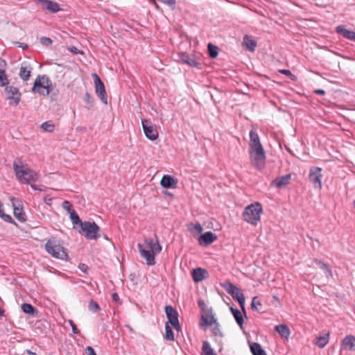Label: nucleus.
Returning a JSON list of instances; mask_svg holds the SVG:
<instances>
[{
    "mask_svg": "<svg viewBox=\"0 0 355 355\" xmlns=\"http://www.w3.org/2000/svg\"><path fill=\"white\" fill-rule=\"evenodd\" d=\"M248 154L250 164L254 168L260 171L265 167L266 153L257 130L254 127L249 132Z\"/></svg>",
    "mask_w": 355,
    "mask_h": 355,
    "instance_id": "nucleus-1",
    "label": "nucleus"
},
{
    "mask_svg": "<svg viewBox=\"0 0 355 355\" xmlns=\"http://www.w3.org/2000/svg\"><path fill=\"white\" fill-rule=\"evenodd\" d=\"M138 249L147 264L153 266L155 264V255L161 252L162 246L157 241L154 242L150 239H146L143 244H138Z\"/></svg>",
    "mask_w": 355,
    "mask_h": 355,
    "instance_id": "nucleus-2",
    "label": "nucleus"
},
{
    "mask_svg": "<svg viewBox=\"0 0 355 355\" xmlns=\"http://www.w3.org/2000/svg\"><path fill=\"white\" fill-rule=\"evenodd\" d=\"M13 169L17 178L24 184L36 182L38 175L33 170L24 165L21 159H17L13 162Z\"/></svg>",
    "mask_w": 355,
    "mask_h": 355,
    "instance_id": "nucleus-3",
    "label": "nucleus"
},
{
    "mask_svg": "<svg viewBox=\"0 0 355 355\" xmlns=\"http://www.w3.org/2000/svg\"><path fill=\"white\" fill-rule=\"evenodd\" d=\"M46 252L52 257L61 260H69V256L60 241L55 238L50 239L45 244Z\"/></svg>",
    "mask_w": 355,
    "mask_h": 355,
    "instance_id": "nucleus-4",
    "label": "nucleus"
},
{
    "mask_svg": "<svg viewBox=\"0 0 355 355\" xmlns=\"http://www.w3.org/2000/svg\"><path fill=\"white\" fill-rule=\"evenodd\" d=\"M52 82L46 75H38L32 87V92L40 95L47 96L51 92Z\"/></svg>",
    "mask_w": 355,
    "mask_h": 355,
    "instance_id": "nucleus-5",
    "label": "nucleus"
},
{
    "mask_svg": "<svg viewBox=\"0 0 355 355\" xmlns=\"http://www.w3.org/2000/svg\"><path fill=\"white\" fill-rule=\"evenodd\" d=\"M263 211L261 203L256 202L245 207V222L256 225L260 220Z\"/></svg>",
    "mask_w": 355,
    "mask_h": 355,
    "instance_id": "nucleus-6",
    "label": "nucleus"
},
{
    "mask_svg": "<svg viewBox=\"0 0 355 355\" xmlns=\"http://www.w3.org/2000/svg\"><path fill=\"white\" fill-rule=\"evenodd\" d=\"M100 227L94 222L84 221L80 226L78 232L85 233V236L88 239H97L101 236L99 234Z\"/></svg>",
    "mask_w": 355,
    "mask_h": 355,
    "instance_id": "nucleus-7",
    "label": "nucleus"
},
{
    "mask_svg": "<svg viewBox=\"0 0 355 355\" xmlns=\"http://www.w3.org/2000/svg\"><path fill=\"white\" fill-rule=\"evenodd\" d=\"M92 77L94 78L96 95L100 98L103 104L107 105V94L104 83L96 73H92Z\"/></svg>",
    "mask_w": 355,
    "mask_h": 355,
    "instance_id": "nucleus-8",
    "label": "nucleus"
},
{
    "mask_svg": "<svg viewBox=\"0 0 355 355\" xmlns=\"http://www.w3.org/2000/svg\"><path fill=\"white\" fill-rule=\"evenodd\" d=\"M141 125L146 137L151 140L155 141L158 137V132L156 127L148 120L144 119L141 120Z\"/></svg>",
    "mask_w": 355,
    "mask_h": 355,
    "instance_id": "nucleus-9",
    "label": "nucleus"
},
{
    "mask_svg": "<svg viewBox=\"0 0 355 355\" xmlns=\"http://www.w3.org/2000/svg\"><path fill=\"white\" fill-rule=\"evenodd\" d=\"M220 285L232 296L234 300H237L240 298V296L241 297L244 295L239 288L230 281L227 280L223 282H220Z\"/></svg>",
    "mask_w": 355,
    "mask_h": 355,
    "instance_id": "nucleus-10",
    "label": "nucleus"
},
{
    "mask_svg": "<svg viewBox=\"0 0 355 355\" xmlns=\"http://www.w3.org/2000/svg\"><path fill=\"white\" fill-rule=\"evenodd\" d=\"M10 200L13 207V214L15 218L20 222L26 221L24 213L21 207V201L15 197H10Z\"/></svg>",
    "mask_w": 355,
    "mask_h": 355,
    "instance_id": "nucleus-11",
    "label": "nucleus"
},
{
    "mask_svg": "<svg viewBox=\"0 0 355 355\" xmlns=\"http://www.w3.org/2000/svg\"><path fill=\"white\" fill-rule=\"evenodd\" d=\"M322 168L320 167H313L310 169L309 179L313 184L315 188L321 189L322 187Z\"/></svg>",
    "mask_w": 355,
    "mask_h": 355,
    "instance_id": "nucleus-12",
    "label": "nucleus"
},
{
    "mask_svg": "<svg viewBox=\"0 0 355 355\" xmlns=\"http://www.w3.org/2000/svg\"><path fill=\"white\" fill-rule=\"evenodd\" d=\"M178 57L182 62L186 63L191 67L198 69L200 68L201 64L196 61L194 55L189 54L186 52H182L178 53Z\"/></svg>",
    "mask_w": 355,
    "mask_h": 355,
    "instance_id": "nucleus-13",
    "label": "nucleus"
},
{
    "mask_svg": "<svg viewBox=\"0 0 355 355\" xmlns=\"http://www.w3.org/2000/svg\"><path fill=\"white\" fill-rule=\"evenodd\" d=\"M355 352V336L353 335L346 336L341 341L340 352L342 351Z\"/></svg>",
    "mask_w": 355,
    "mask_h": 355,
    "instance_id": "nucleus-14",
    "label": "nucleus"
},
{
    "mask_svg": "<svg viewBox=\"0 0 355 355\" xmlns=\"http://www.w3.org/2000/svg\"><path fill=\"white\" fill-rule=\"evenodd\" d=\"M217 239V236L211 232H206L198 237V243L202 246H208Z\"/></svg>",
    "mask_w": 355,
    "mask_h": 355,
    "instance_id": "nucleus-15",
    "label": "nucleus"
},
{
    "mask_svg": "<svg viewBox=\"0 0 355 355\" xmlns=\"http://www.w3.org/2000/svg\"><path fill=\"white\" fill-rule=\"evenodd\" d=\"M178 183V179L170 175H164L160 181V185L165 189H175Z\"/></svg>",
    "mask_w": 355,
    "mask_h": 355,
    "instance_id": "nucleus-16",
    "label": "nucleus"
},
{
    "mask_svg": "<svg viewBox=\"0 0 355 355\" xmlns=\"http://www.w3.org/2000/svg\"><path fill=\"white\" fill-rule=\"evenodd\" d=\"M42 9L46 10L51 13H56L60 8L58 3L50 0H37Z\"/></svg>",
    "mask_w": 355,
    "mask_h": 355,
    "instance_id": "nucleus-17",
    "label": "nucleus"
},
{
    "mask_svg": "<svg viewBox=\"0 0 355 355\" xmlns=\"http://www.w3.org/2000/svg\"><path fill=\"white\" fill-rule=\"evenodd\" d=\"M5 90L8 95V98L13 100L15 104L16 105H18L21 98V93L19 92L18 88L14 86H6Z\"/></svg>",
    "mask_w": 355,
    "mask_h": 355,
    "instance_id": "nucleus-18",
    "label": "nucleus"
},
{
    "mask_svg": "<svg viewBox=\"0 0 355 355\" xmlns=\"http://www.w3.org/2000/svg\"><path fill=\"white\" fill-rule=\"evenodd\" d=\"M165 313L167 318V324H171L172 323H175L178 321V313L177 310L171 305H166L164 308Z\"/></svg>",
    "mask_w": 355,
    "mask_h": 355,
    "instance_id": "nucleus-19",
    "label": "nucleus"
},
{
    "mask_svg": "<svg viewBox=\"0 0 355 355\" xmlns=\"http://www.w3.org/2000/svg\"><path fill=\"white\" fill-rule=\"evenodd\" d=\"M202 320L204 321V324L207 326L211 325L212 324H215V326L214 327L212 331L216 336H219L220 337L223 336V334L220 330L219 324L216 322V319L212 315H207V316H202Z\"/></svg>",
    "mask_w": 355,
    "mask_h": 355,
    "instance_id": "nucleus-20",
    "label": "nucleus"
},
{
    "mask_svg": "<svg viewBox=\"0 0 355 355\" xmlns=\"http://www.w3.org/2000/svg\"><path fill=\"white\" fill-rule=\"evenodd\" d=\"M208 272L206 269L202 268H196L193 269L191 276L195 282H199L208 277Z\"/></svg>",
    "mask_w": 355,
    "mask_h": 355,
    "instance_id": "nucleus-21",
    "label": "nucleus"
},
{
    "mask_svg": "<svg viewBox=\"0 0 355 355\" xmlns=\"http://www.w3.org/2000/svg\"><path fill=\"white\" fill-rule=\"evenodd\" d=\"M336 31L343 37L355 42V31L347 29L343 25L338 26L336 28Z\"/></svg>",
    "mask_w": 355,
    "mask_h": 355,
    "instance_id": "nucleus-22",
    "label": "nucleus"
},
{
    "mask_svg": "<svg viewBox=\"0 0 355 355\" xmlns=\"http://www.w3.org/2000/svg\"><path fill=\"white\" fill-rule=\"evenodd\" d=\"M291 178V174H286L272 181V184H274L277 188H282L290 183Z\"/></svg>",
    "mask_w": 355,
    "mask_h": 355,
    "instance_id": "nucleus-23",
    "label": "nucleus"
},
{
    "mask_svg": "<svg viewBox=\"0 0 355 355\" xmlns=\"http://www.w3.org/2000/svg\"><path fill=\"white\" fill-rule=\"evenodd\" d=\"M257 46V40L251 36L245 34V51L250 52H254Z\"/></svg>",
    "mask_w": 355,
    "mask_h": 355,
    "instance_id": "nucleus-24",
    "label": "nucleus"
},
{
    "mask_svg": "<svg viewBox=\"0 0 355 355\" xmlns=\"http://www.w3.org/2000/svg\"><path fill=\"white\" fill-rule=\"evenodd\" d=\"M248 343L252 355H267L261 345L258 343H252L248 340Z\"/></svg>",
    "mask_w": 355,
    "mask_h": 355,
    "instance_id": "nucleus-25",
    "label": "nucleus"
},
{
    "mask_svg": "<svg viewBox=\"0 0 355 355\" xmlns=\"http://www.w3.org/2000/svg\"><path fill=\"white\" fill-rule=\"evenodd\" d=\"M230 309L241 329H243L244 318L242 313L237 309L233 306H230Z\"/></svg>",
    "mask_w": 355,
    "mask_h": 355,
    "instance_id": "nucleus-26",
    "label": "nucleus"
},
{
    "mask_svg": "<svg viewBox=\"0 0 355 355\" xmlns=\"http://www.w3.org/2000/svg\"><path fill=\"white\" fill-rule=\"evenodd\" d=\"M32 68L30 66H28L26 62H23L21 64L20 71H19V77L23 80H28L31 76Z\"/></svg>",
    "mask_w": 355,
    "mask_h": 355,
    "instance_id": "nucleus-27",
    "label": "nucleus"
},
{
    "mask_svg": "<svg viewBox=\"0 0 355 355\" xmlns=\"http://www.w3.org/2000/svg\"><path fill=\"white\" fill-rule=\"evenodd\" d=\"M329 333L324 334L322 336H317L314 340V344L320 348L324 347L329 343Z\"/></svg>",
    "mask_w": 355,
    "mask_h": 355,
    "instance_id": "nucleus-28",
    "label": "nucleus"
},
{
    "mask_svg": "<svg viewBox=\"0 0 355 355\" xmlns=\"http://www.w3.org/2000/svg\"><path fill=\"white\" fill-rule=\"evenodd\" d=\"M275 330L282 337L288 338L291 334V331L286 324H278L275 327Z\"/></svg>",
    "mask_w": 355,
    "mask_h": 355,
    "instance_id": "nucleus-29",
    "label": "nucleus"
},
{
    "mask_svg": "<svg viewBox=\"0 0 355 355\" xmlns=\"http://www.w3.org/2000/svg\"><path fill=\"white\" fill-rule=\"evenodd\" d=\"M21 310L24 313L32 316H34L37 313V309H35L32 304L28 303L22 304Z\"/></svg>",
    "mask_w": 355,
    "mask_h": 355,
    "instance_id": "nucleus-30",
    "label": "nucleus"
},
{
    "mask_svg": "<svg viewBox=\"0 0 355 355\" xmlns=\"http://www.w3.org/2000/svg\"><path fill=\"white\" fill-rule=\"evenodd\" d=\"M314 262L325 272L327 276L332 277V271L327 264L318 259H314Z\"/></svg>",
    "mask_w": 355,
    "mask_h": 355,
    "instance_id": "nucleus-31",
    "label": "nucleus"
},
{
    "mask_svg": "<svg viewBox=\"0 0 355 355\" xmlns=\"http://www.w3.org/2000/svg\"><path fill=\"white\" fill-rule=\"evenodd\" d=\"M202 355H217L214 352V349L211 347L207 340L203 342L202 347Z\"/></svg>",
    "mask_w": 355,
    "mask_h": 355,
    "instance_id": "nucleus-32",
    "label": "nucleus"
},
{
    "mask_svg": "<svg viewBox=\"0 0 355 355\" xmlns=\"http://www.w3.org/2000/svg\"><path fill=\"white\" fill-rule=\"evenodd\" d=\"M69 218H70L73 226L79 225V227H80L81 225V224L83 223L80 220L79 216L78 215V214L76 213V211L75 210H72L71 211L69 212Z\"/></svg>",
    "mask_w": 355,
    "mask_h": 355,
    "instance_id": "nucleus-33",
    "label": "nucleus"
},
{
    "mask_svg": "<svg viewBox=\"0 0 355 355\" xmlns=\"http://www.w3.org/2000/svg\"><path fill=\"white\" fill-rule=\"evenodd\" d=\"M208 54L210 58H215L218 55L219 49L214 44L209 43L207 45Z\"/></svg>",
    "mask_w": 355,
    "mask_h": 355,
    "instance_id": "nucleus-34",
    "label": "nucleus"
},
{
    "mask_svg": "<svg viewBox=\"0 0 355 355\" xmlns=\"http://www.w3.org/2000/svg\"><path fill=\"white\" fill-rule=\"evenodd\" d=\"M84 101L87 104V109H92L94 106V99L93 96L89 93L86 92L84 96Z\"/></svg>",
    "mask_w": 355,
    "mask_h": 355,
    "instance_id": "nucleus-35",
    "label": "nucleus"
},
{
    "mask_svg": "<svg viewBox=\"0 0 355 355\" xmlns=\"http://www.w3.org/2000/svg\"><path fill=\"white\" fill-rule=\"evenodd\" d=\"M262 308V304L261 303V300L258 297H254L251 303V309L253 311H260Z\"/></svg>",
    "mask_w": 355,
    "mask_h": 355,
    "instance_id": "nucleus-36",
    "label": "nucleus"
},
{
    "mask_svg": "<svg viewBox=\"0 0 355 355\" xmlns=\"http://www.w3.org/2000/svg\"><path fill=\"white\" fill-rule=\"evenodd\" d=\"M164 338L167 340H174V333L172 328L167 323L165 324Z\"/></svg>",
    "mask_w": 355,
    "mask_h": 355,
    "instance_id": "nucleus-37",
    "label": "nucleus"
},
{
    "mask_svg": "<svg viewBox=\"0 0 355 355\" xmlns=\"http://www.w3.org/2000/svg\"><path fill=\"white\" fill-rule=\"evenodd\" d=\"M40 127L44 131L48 132H52L55 130V125L50 121L44 122Z\"/></svg>",
    "mask_w": 355,
    "mask_h": 355,
    "instance_id": "nucleus-38",
    "label": "nucleus"
},
{
    "mask_svg": "<svg viewBox=\"0 0 355 355\" xmlns=\"http://www.w3.org/2000/svg\"><path fill=\"white\" fill-rule=\"evenodd\" d=\"M89 310L93 313L98 312L101 310L98 304L94 300H91L88 306Z\"/></svg>",
    "mask_w": 355,
    "mask_h": 355,
    "instance_id": "nucleus-39",
    "label": "nucleus"
},
{
    "mask_svg": "<svg viewBox=\"0 0 355 355\" xmlns=\"http://www.w3.org/2000/svg\"><path fill=\"white\" fill-rule=\"evenodd\" d=\"M0 217L6 222L17 225V223L12 219V218L10 215L3 213V210L0 211Z\"/></svg>",
    "mask_w": 355,
    "mask_h": 355,
    "instance_id": "nucleus-40",
    "label": "nucleus"
},
{
    "mask_svg": "<svg viewBox=\"0 0 355 355\" xmlns=\"http://www.w3.org/2000/svg\"><path fill=\"white\" fill-rule=\"evenodd\" d=\"M7 84H8V80L5 70L0 69V86H5Z\"/></svg>",
    "mask_w": 355,
    "mask_h": 355,
    "instance_id": "nucleus-41",
    "label": "nucleus"
},
{
    "mask_svg": "<svg viewBox=\"0 0 355 355\" xmlns=\"http://www.w3.org/2000/svg\"><path fill=\"white\" fill-rule=\"evenodd\" d=\"M162 3L166 4L171 7L173 10L175 8L176 1L175 0H159Z\"/></svg>",
    "mask_w": 355,
    "mask_h": 355,
    "instance_id": "nucleus-42",
    "label": "nucleus"
},
{
    "mask_svg": "<svg viewBox=\"0 0 355 355\" xmlns=\"http://www.w3.org/2000/svg\"><path fill=\"white\" fill-rule=\"evenodd\" d=\"M67 322L70 324V326L71 327L73 334H80V331L77 328V327H76V324L73 322V321L71 320H69Z\"/></svg>",
    "mask_w": 355,
    "mask_h": 355,
    "instance_id": "nucleus-43",
    "label": "nucleus"
},
{
    "mask_svg": "<svg viewBox=\"0 0 355 355\" xmlns=\"http://www.w3.org/2000/svg\"><path fill=\"white\" fill-rule=\"evenodd\" d=\"M40 42L45 46H49L52 44V40L49 37H42L40 38Z\"/></svg>",
    "mask_w": 355,
    "mask_h": 355,
    "instance_id": "nucleus-44",
    "label": "nucleus"
},
{
    "mask_svg": "<svg viewBox=\"0 0 355 355\" xmlns=\"http://www.w3.org/2000/svg\"><path fill=\"white\" fill-rule=\"evenodd\" d=\"M71 207H72V205H71V203L69 201L64 200L62 202V207L64 209L67 210L69 211V213L73 210L71 209Z\"/></svg>",
    "mask_w": 355,
    "mask_h": 355,
    "instance_id": "nucleus-45",
    "label": "nucleus"
},
{
    "mask_svg": "<svg viewBox=\"0 0 355 355\" xmlns=\"http://www.w3.org/2000/svg\"><path fill=\"white\" fill-rule=\"evenodd\" d=\"M191 226H193V230H195L198 233H201L203 230L202 225L197 223L196 224L191 223Z\"/></svg>",
    "mask_w": 355,
    "mask_h": 355,
    "instance_id": "nucleus-46",
    "label": "nucleus"
},
{
    "mask_svg": "<svg viewBox=\"0 0 355 355\" xmlns=\"http://www.w3.org/2000/svg\"><path fill=\"white\" fill-rule=\"evenodd\" d=\"M240 306H241V311L242 312L244 313V308H245V306H244V295L243 296H240V298H239L237 300Z\"/></svg>",
    "mask_w": 355,
    "mask_h": 355,
    "instance_id": "nucleus-47",
    "label": "nucleus"
},
{
    "mask_svg": "<svg viewBox=\"0 0 355 355\" xmlns=\"http://www.w3.org/2000/svg\"><path fill=\"white\" fill-rule=\"evenodd\" d=\"M31 187L34 190H38V191H45L46 190V187L44 185L31 184Z\"/></svg>",
    "mask_w": 355,
    "mask_h": 355,
    "instance_id": "nucleus-48",
    "label": "nucleus"
},
{
    "mask_svg": "<svg viewBox=\"0 0 355 355\" xmlns=\"http://www.w3.org/2000/svg\"><path fill=\"white\" fill-rule=\"evenodd\" d=\"M78 268L83 272L87 273L88 270V266L85 263H80L78 265Z\"/></svg>",
    "mask_w": 355,
    "mask_h": 355,
    "instance_id": "nucleus-49",
    "label": "nucleus"
},
{
    "mask_svg": "<svg viewBox=\"0 0 355 355\" xmlns=\"http://www.w3.org/2000/svg\"><path fill=\"white\" fill-rule=\"evenodd\" d=\"M178 332L181 331L182 327L179 320L171 324Z\"/></svg>",
    "mask_w": 355,
    "mask_h": 355,
    "instance_id": "nucleus-50",
    "label": "nucleus"
},
{
    "mask_svg": "<svg viewBox=\"0 0 355 355\" xmlns=\"http://www.w3.org/2000/svg\"><path fill=\"white\" fill-rule=\"evenodd\" d=\"M87 355H96L94 349L91 346H87L85 349Z\"/></svg>",
    "mask_w": 355,
    "mask_h": 355,
    "instance_id": "nucleus-51",
    "label": "nucleus"
},
{
    "mask_svg": "<svg viewBox=\"0 0 355 355\" xmlns=\"http://www.w3.org/2000/svg\"><path fill=\"white\" fill-rule=\"evenodd\" d=\"M279 73H281L282 74H284V75H286L287 76H294V75H293V73H291V71L288 69H281L279 71Z\"/></svg>",
    "mask_w": 355,
    "mask_h": 355,
    "instance_id": "nucleus-52",
    "label": "nucleus"
},
{
    "mask_svg": "<svg viewBox=\"0 0 355 355\" xmlns=\"http://www.w3.org/2000/svg\"><path fill=\"white\" fill-rule=\"evenodd\" d=\"M69 51L75 54H83V51L78 49L76 46L70 47Z\"/></svg>",
    "mask_w": 355,
    "mask_h": 355,
    "instance_id": "nucleus-53",
    "label": "nucleus"
},
{
    "mask_svg": "<svg viewBox=\"0 0 355 355\" xmlns=\"http://www.w3.org/2000/svg\"><path fill=\"white\" fill-rule=\"evenodd\" d=\"M15 44H16L18 47L21 48L23 49H26L28 48V44L23 42H14Z\"/></svg>",
    "mask_w": 355,
    "mask_h": 355,
    "instance_id": "nucleus-54",
    "label": "nucleus"
},
{
    "mask_svg": "<svg viewBox=\"0 0 355 355\" xmlns=\"http://www.w3.org/2000/svg\"><path fill=\"white\" fill-rule=\"evenodd\" d=\"M112 299L114 302H118L120 300L119 296L116 293L112 294Z\"/></svg>",
    "mask_w": 355,
    "mask_h": 355,
    "instance_id": "nucleus-55",
    "label": "nucleus"
},
{
    "mask_svg": "<svg viewBox=\"0 0 355 355\" xmlns=\"http://www.w3.org/2000/svg\"><path fill=\"white\" fill-rule=\"evenodd\" d=\"M198 306L201 308L202 311H204L206 307V304L203 300H198Z\"/></svg>",
    "mask_w": 355,
    "mask_h": 355,
    "instance_id": "nucleus-56",
    "label": "nucleus"
},
{
    "mask_svg": "<svg viewBox=\"0 0 355 355\" xmlns=\"http://www.w3.org/2000/svg\"><path fill=\"white\" fill-rule=\"evenodd\" d=\"M314 93L316 94L324 95L326 92L323 89H318L314 90Z\"/></svg>",
    "mask_w": 355,
    "mask_h": 355,
    "instance_id": "nucleus-57",
    "label": "nucleus"
},
{
    "mask_svg": "<svg viewBox=\"0 0 355 355\" xmlns=\"http://www.w3.org/2000/svg\"><path fill=\"white\" fill-rule=\"evenodd\" d=\"M6 62L3 59L0 58V67H6Z\"/></svg>",
    "mask_w": 355,
    "mask_h": 355,
    "instance_id": "nucleus-58",
    "label": "nucleus"
},
{
    "mask_svg": "<svg viewBox=\"0 0 355 355\" xmlns=\"http://www.w3.org/2000/svg\"><path fill=\"white\" fill-rule=\"evenodd\" d=\"M25 352L28 355H37L35 352H33L30 349H26Z\"/></svg>",
    "mask_w": 355,
    "mask_h": 355,
    "instance_id": "nucleus-59",
    "label": "nucleus"
},
{
    "mask_svg": "<svg viewBox=\"0 0 355 355\" xmlns=\"http://www.w3.org/2000/svg\"><path fill=\"white\" fill-rule=\"evenodd\" d=\"M51 201V198H48L47 197H45V198H44V202H45L46 204L50 205Z\"/></svg>",
    "mask_w": 355,
    "mask_h": 355,
    "instance_id": "nucleus-60",
    "label": "nucleus"
},
{
    "mask_svg": "<svg viewBox=\"0 0 355 355\" xmlns=\"http://www.w3.org/2000/svg\"><path fill=\"white\" fill-rule=\"evenodd\" d=\"M4 314V310L0 308V317H2Z\"/></svg>",
    "mask_w": 355,
    "mask_h": 355,
    "instance_id": "nucleus-61",
    "label": "nucleus"
},
{
    "mask_svg": "<svg viewBox=\"0 0 355 355\" xmlns=\"http://www.w3.org/2000/svg\"><path fill=\"white\" fill-rule=\"evenodd\" d=\"M152 2H153V3L155 5V7L157 8H158V5L156 3L155 1V0H150Z\"/></svg>",
    "mask_w": 355,
    "mask_h": 355,
    "instance_id": "nucleus-62",
    "label": "nucleus"
},
{
    "mask_svg": "<svg viewBox=\"0 0 355 355\" xmlns=\"http://www.w3.org/2000/svg\"><path fill=\"white\" fill-rule=\"evenodd\" d=\"M3 204L0 202V211L2 210Z\"/></svg>",
    "mask_w": 355,
    "mask_h": 355,
    "instance_id": "nucleus-63",
    "label": "nucleus"
},
{
    "mask_svg": "<svg viewBox=\"0 0 355 355\" xmlns=\"http://www.w3.org/2000/svg\"><path fill=\"white\" fill-rule=\"evenodd\" d=\"M241 46L244 47V40L241 42Z\"/></svg>",
    "mask_w": 355,
    "mask_h": 355,
    "instance_id": "nucleus-64",
    "label": "nucleus"
}]
</instances>
